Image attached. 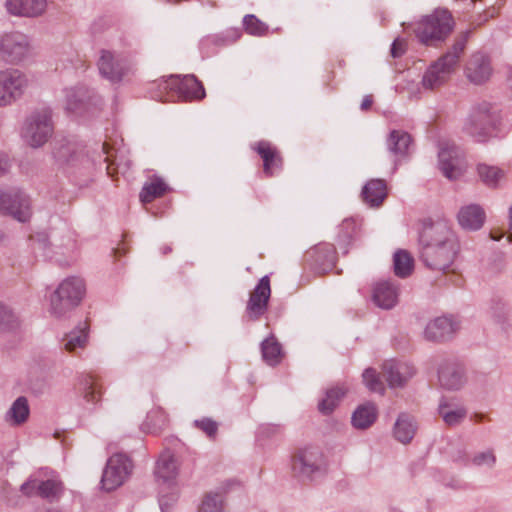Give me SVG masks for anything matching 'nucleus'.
<instances>
[{"mask_svg": "<svg viewBox=\"0 0 512 512\" xmlns=\"http://www.w3.org/2000/svg\"><path fill=\"white\" fill-rule=\"evenodd\" d=\"M421 242V259L424 264L430 269L442 272L450 269L460 250L456 234L443 221L426 228L421 236Z\"/></svg>", "mask_w": 512, "mask_h": 512, "instance_id": "nucleus-1", "label": "nucleus"}, {"mask_svg": "<svg viewBox=\"0 0 512 512\" xmlns=\"http://www.w3.org/2000/svg\"><path fill=\"white\" fill-rule=\"evenodd\" d=\"M501 124L500 107L489 101H481L471 107L463 123V132L475 142L484 143L498 135Z\"/></svg>", "mask_w": 512, "mask_h": 512, "instance_id": "nucleus-2", "label": "nucleus"}, {"mask_svg": "<svg viewBox=\"0 0 512 512\" xmlns=\"http://www.w3.org/2000/svg\"><path fill=\"white\" fill-rule=\"evenodd\" d=\"M179 467L177 457L169 450L164 451L158 458L154 470L156 481L163 486L159 494L161 512H169L179 497Z\"/></svg>", "mask_w": 512, "mask_h": 512, "instance_id": "nucleus-3", "label": "nucleus"}, {"mask_svg": "<svg viewBox=\"0 0 512 512\" xmlns=\"http://www.w3.org/2000/svg\"><path fill=\"white\" fill-rule=\"evenodd\" d=\"M86 293L84 280L79 276L64 278L49 296V312L57 318L68 315L80 305Z\"/></svg>", "mask_w": 512, "mask_h": 512, "instance_id": "nucleus-4", "label": "nucleus"}, {"mask_svg": "<svg viewBox=\"0 0 512 512\" xmlns=\"http://www.w3.org/2000/svg\"><path fill=\"white\" fill-rule=\"evenodd\" d=\"M33 241L35 249L42 250L46 258L60 265H68L74 260L77 242L74 234L68 229L53 232L50 238L41 235Z\"/></svg>", "mask_w": 512, "mask_h": 512, "instance_id": "nucleus-5", "label": "nucleus"}, {"mask_svg": "<svg viewBox=\"0 0 512 512\" xmlns=\"http://www.w3.org/2000/svg\"><path fill=\"white\" fill-rule=\"evenodd\" d=\"M452 28L453 20L449 11L438 9L417 23L415 34L421 43L434 45L436 42L444 40Z\"/></svg>", "mask_w": 512, "mask_h": 512, "instance_id": "nucleus-6", "label": "nucleus"}, {"mask_svg": "<svg viewBox=\"0 0 512 512\" xmlns=\"http://www.w3.org/2000/svg\"><path fill=\"white\" fill-rule=\"evenodd\" d=\"M52 133L51 111L46 108L32 112L26 118L22 128L23 139L33 148H38L45 144L52 136Z\"/></svg>", "mask_w": 512, "mask_h": 512, "instance_id": "nucleus-7", "label": "nucleus"}, {"mask_svg": "<svg viewBox=\"0 0 512 512\" xmlns=\"http://www.w3.org/2000/svg\"><path fill=\"white\" fill-rule=\"evenodd\" d=\"M29 86L27 75L17 68L0 70V108L13 105L20 100Z\"/></svg>", "mask_w": 512, "mask_h": 512, "instance_id": "nucleus-8", "label": "nucleus"}, {"mask_svg": "<svg viewBox=\"0 0 512 512\" xmlns=\"http://www.w3.org/2000/svg\"><path fill=\"white\" fill-rule=\"evenodd\" d=\"M33 52L31 39L20 31L5 32L0 35V57L8 63L19 64Z\"/></svg>", "mask_w": 512, "mask_h": 512, "instance_id": "nucleus-9", "label": "nucleus"}, {"mask_svg": "<svg viewBox=\"0 0 512 512\" xmlns=\"http://www.w3.org/2000/svg\"><path fill=\"white\" fill-rule=\"evenodd\" d=\"M325 461L322 451L317 447L299 449L291 459L293 473L301 479H313L323 472Z\"/></svg>", "mask_w": 512, "mask_h": 512, "instance_id": "nucleus-10", "label": "nucleus"}, {"mask_svg": "<svg viewBox=\"0 0 512 512\" xmlns=\"http://www.w3.org/2000/svg\"><path fill=\"white\" fill-rule=\"evenodd\" d=\"M0 213L22 223L29 221L32 215L29 196L16 188L0 190Z\"/></svg>", "mask_w": 512, "mask_h": 512, "instance_id": "nucleus-11", "label": "nucleus"}, {"mask_svg": "<svg viewBox=\"0 0 512 512\" xmlns=\"http://www.w3.org/2000/svg\"><path fill=\"white\" fill-rule=\"evenodd\" d=\"M133 463L131 459L122 453L113 454L108 460L103 471L101 484L106 491H112L121 486L131 475Z\"/></svg>", "mask_w": 512, "mask_h": 512, "instance_id": "nucleus-12", "label": "nucleus"}, {"mask_svg": "<svg viewBox=\"0 0 512 512\" xmlns=\"http://www.w3.org/2000/svg\"><path fill=\"white\" fill-rule=\"evenodd\" d=\"M100 74L111 82H119L130 71L131 63L120 54L108 50L101 51L98 60Z\"/></svg>", "mask_w": 512, "mask_h": 512, "instance_id": "nucleus-13", "label": "nucleus"}, {"mask_svg": "<svg viewBox=\"0 0 512 512\" xmlns=\"http://www.w3.org/2000/svg\"><path fill=\"white\" fill-rule=\"evenodd\" d=\"M439 169L449 180L458 179L465 171L462 151L455 145L444 144L438 153Z\"/></svg>", "mask_w": 512, "mask_h": 512, "instance_id": "nucleus-14", "label": "nucleus"}, {"mask_svg": "<svg viewBox=\"0 0 512 512\" xmlns=\"http://www.w3.org/2000/svg\"><path fill=\"white\" fill-rule=\"evenodd\" d=\"M450 59V56L440 57L426 69L421 80V86L424 90L433 91L448 81L455 69L451 66Z\"/></svg>", "mask_w": 512, "mask_h": 512, "instance_id": "nucleus-15", "label": "nucleus"}, {"mask_svg": "<svg viewBox=\"0 0 512 512\" xmlns=\"http://www.w3.org/2000/svg\"><path fill=\"white\" fill-rule=\"evenodd\" d=\"M165 89H176L181 97L186 100H199L205 97L203 85L194 75H186L182 78L171 76L164 82Z\"/></svg>", "mask_w": 512, "mask_h": 512, "instance_id": "nucleus-16", "label": "nucleus"}, {"mask_svg": "<svg viewBox=\"0 0 512 512\" xmlns=\"http://www.w3.org/2000/svg\"><path fill=\"white\" fill-rule=\"evenodd\" d=\"M270 294L269 277L264 276L254 288L247 303L246 311L250 319L256 320L264 314L267 309Z\"/></svg>", "mask_w": 512, "mask_h": 512, "instance_id": "nucleus-17", "label": "nucleus"}, {"mask_svg": "<svg viewBox=\"0 0 512 512\" xmlns=\"http://www.w3.org/2000/svg\"><path fill=\"white\" fill-rule=\"evenodd\" d=\"M458 328V322L452 317H437L426 325L424 336L430 341H444L450 339Z\"/></svg>", "mask_w": 512, "mask_h": 512, "instance_id": "nucleus-18", "label": "nucleus"}, {"mask_svg": "<svg viewBox=\"0 0 512 512\" xmlns=\"http://www.w3.org/2000/svg\"><path fill=\"white\" fill-rule=\"evenodd\" d=\"M5 8L8 14L16 17L36 18L44 14L47 8L46 0H6Z\"/></svg>", "mask_w": 512, "mask_h": 512, "instance_id": "nucleus-19", "label": "nucleus"}, {"mask_svg": "<svg viewBox=\"0 0 512 512\" xmlns=\"http://www.w3.org/2000/svg\"><path fill=\"white\" fill-rule=\"evenodd\" d=\"M465 74L473 84L485 83L492 75L490 59L482 53L473 54L467 63Z\"/></svg>", "mask_w": 512, "mask_h": 512, "instance_id": "nucleus-20", "label": "nucleus"}, {"mask_svg": "<svg viewBox=\"0 0 512 512\" xmlns=\"http://www.w3.org/2000/svg\"><path fill=\"white\" fill-rule=\"evenodd\" d=\"M21 491L27 496L39 495L52 501L59 497L62 486L55 479L38 481L37 479L30 478L21 485Z\"/></svg>", "mask_w": 512, "mask_h": 512, "instance_id": "nucleus-21", "label": "nucleus"}, {"mask_svg": "<svg viewBox=\"0 0 512 512\" xmlns=\"http://www.w3.org/2000/svg\"><path fill=\"white\" fill-rule=\"evenodd\" d=\"M438 379L443 388L458 390L466 381L464 368L459 363L446 361L439 368Z\"/></svg>", "mask_w": 512, "mask_h": 512, "instance_id": "nucleus-22", "label": "nucleus"}, {"mask_svg": "<svg viewBox=\"0 0 512 512\" xmlns=\"http://www.w3.org/2000/svg\"><path fill=\"white\" fill-rule=\"evenodd\" d=\"M89 343V326L86 322L79 323L61 338V347L68 353L78 354Z\"/></svg>", "mask_w": 512, "mask_h": 512, "instance_id": "nucleus-23", "label": "nucleus"}, {"mask_svg": "<svg viewBox=\"0 0 512 512\" xmlns=\"http://www.w3.org/2000/svg\"><path fill=\"white\" fill-rule=\"evenodd\" d=\"M383 373L389 386L394 388L403 386L414 375L415 370L408 363L389 360L383 365Z\"/></svg>", "mask_w": 512, "mask_h": 512, "instance_id": "nucleus-24", "label": "nucleus"}, {"mask_svg": "<svg viewBox=\"0 0 512 512\" xmlns=\"http://www.w3.org/2000/svg\"><path fill=\"white\" fill-rule=\"evenodd\" d=\"M486 214L484 209L478 204H468L462 206L457 214L459 225L468 231H477L485 223Z\"/></svg>", "mask_w": 512, "mask_h": 512, "instance_id": "nucleus-25", "label": "nucleus"}, {"mask_svg": "<svg viewBox=\"0 0 512 512\" xmlns=\"http://www.w3.org/2000/svg\"><path fill=\"white\" fill-rule=\"evenodd\" d=\"M418 430L416 419L413 415L402 412L396 418L392 428L393 438L401 444H408L414 438Z\"/></svg>", "mask_w": 512, "mask_h": 512, "instance_id": "nucleus-26", "label": "nucleus"}, {"mask_svg": "<svg viewBox=\"0 0 512 512\" xmlns=\"http://www.w3.org/2000/svg\"><path fill=\"white\" fill-rule=\"evenodd\" d=\"M438 413L448 426L461 424L467 416L466 407L452 399H442L438 405Z\"/></svg>", "mask_w": 512, "mask_h": 512, "instance_id": "nucleus-27", "label": "nucleus"}, {"mask_svg": "<svg viewBox=\"0 0 512 512\" xmlns=\"http://www.w3.org/2000/svg\"><path fill=\"white\" fill-rule=\"evenodd\" d=\"M372 298L379 308L391 309L398 301V288L389 281L379 282L374 286Z\"/></svg>", "mask_w": 512, "mask_h": 512, "instance_id": "nucleus-28", "label": "nucleus"}, {"mask_svg": "<svg viewBox=\"0 0 512 512\" xmlns=\"http://www.w3.org/2000/svg\"><path fill=\"white\" fill-rule=\"evenodd\" d=\"M476 171L479 180L488 188H499L506 181V171L499 166L479 163Z\"/></svg>", "mask_w": 512, "mask_h": 512, "instance_id": "nucleus-29", "label": "nucleus"}, {"mask_svg": "<svg viewBox=\"0 0 512 512\" xmlns=\"http://www.w3.org/2000/svg\"><path fill=\"white\" fill-rule=\"evenodd\" d=\"M30 415V406L24 396H19L4 414V421L11 427H18L27 422Z\"/></svg>", "mask_w": 512, "mask_h": 512, "instance_id": "nucleus-30", "label": "nucleus"}, {"mask_svg": "<svg viewBox=\"0 0 512 512\" xmlns=\"http://www.w3.org/2000/svg\"><path fill=\"white\" fill-rule=\"evenodd\" d=\"M349 389L350 387L346 383L337 384L327 389L324 397L319 401V411L324 415L331 414Z\"/></svg>", "mask_w": 512, "mask_h": 512, "instance_id": "nucleus-31", "label": "nucleus"}, {"mask_svg": "<svg viewBox=\"0 0 512 512\" xmlns=\"http://www.w3.org/2000/svg\"><path fill=\"white\" fill-rule=\"evenodd\" d=\"M362 196L364 202L369 206H379L387 196L385 181L382 179H372L368 181L363 187Z\"/></svg>", "mask_w": 512, "mask_h": 512, "instance_id": "nucleus-32", "label": "nucleus"}, {"mask_svg": "<svg viewBox=\"0 0 512 512\" xmlns=\"http://www.w3.org/2000/svg\"><path fill=\"white\" fill-rule=\"evenodd\" d=\"M63 93L65 109L72 113H76L84 107L89 94L88 89L84 85L65 88Z\"/></svg>", "mask_w": 512, "mask_h": 512, "instance_id": "nucleus-33", "label": "nucleus"}, {"mask_svg": "<svg viewBox=\"0 0 512 512\" xmlns=\"http://www.w3.org/2000/svg\"><path fill=\"white\" fill-rule=\"evenodd\" d=\"M255 149L263 159L264 172L267 175H273L274 170L279 169L281 166V158L277 150L266 141H260Z\"/></svg>", "mask_w": 512, "mask_h": 512, "instance_id": "nucleus-34", "label": "nucleus"}, {"mask_svg": "<svg viewBox=\"0 0 512 512\" xmlns=\"http://www.w3.org/2000/svg\"><path fill=\"white\" fill-rule=\"evenodd\" d=\"M377 419V408L373 403H365L356 408L351 417L352 425L356 429H367Z\"/></svg>", "mask_w": 512, "mask_h": 512, "instance_id": "nucleus-35", "label": "nucleus"}, {"mask_svg": "<svg viewBox=\"0 0 512 512\" xmlns=\"http://www.w3.org/2000/svg\"><path fill=\"white\" fill-rule=\"evenodd\" d=\"M411 145V137L404 131L393 130L391 131L387 140L388 150L396 157H404Z\"/></svg>", "mask_w": 512, "mask_h": 512, "instance_id": "nucleus-36", "label": "nucleus"}, {"mask_svg": "<svg viewBox=\"0 0 512 512\" xmlns=\"http://www.w3.org/2000/svg\"><path fill=\"white\" fill-rule=\"evenodd\" d=\"M263 360L271 366L277 365L282 358V347L274 335H270L261 343Z\"/></svg>", "mask_w": 512, "mask_h": 512, "instance_id": "nucleus-37", "label": "nucleus"}, {"mask_svg": "<svg viewBox=\"0 0 512 512\" xmlns=\"http://www.w3.org/2000/svg\"><path fill=\"white\" fill-rule=\"evenodd\" d=\"M168 187L166 183L159 177H154L150 182L144 184L140 192V200L143 203H150L157 197L162 196Z\"/></svg>", "mask_w": 512, "mask_h": 512, "instance_id": "nucleus-38", "label": "nucleus"}, {"mask_svg": "<svg viewBox=\"0 0 512 512\" xmlns=\"http://www.w3.org/2000/svg\"><path fill=\"white\" fill-rule=\"evenodd\" d=\"M414 267V259L406 250H398L393 256L394 273L401 278L411 274Z\"/></svg>", "mask_w": 512, "mask_h": 512, "instance_id": "nucleus-39", "label": "nucleus"}, {"mask_svg": "<svg viewBox=\"0 0 512 512\" xmlns=\"http://www.w3.org/2000/svg\"><path fill=\"white\" fill-rule=\"evenodd\" d=\"M197 512H225L224 495L220 492H208L201 499Z\"/></svg>", "mask_w": 512, "mask_h": 512, "instance_id": "nucleus-40", "label": "nucleus"}, {"mask_svg": "<svg viewBox=\"0 0 512 512\" xmlns=\"http://www.w3.org/2000/svg\"><path fill=\"white\" fill-rule=\"evenodd\" d=\"M20 325L18 315L11 307L0 302V333L16 330Z\"/></svg>", "mask_w": 512, "mask_h": 512, "instance_id": "nucleus-41", "label": "nucleus"}, {"mask_svg": "<svg viewBox=\"0 0 512 512\" xmlns=\"http://www.w3.org/2000/svg\"><path fill=\"white\" fill-rule=\"evenodd\" d=\"M54 157L60 165H75L84 159L83 154L76 151L71 144L60 147L54 152Z\"/></svg>", "mask_w": 512, "mask_h": 512, "instance_id": "nucleus-42", "label": "nucleus"}, {"mask_svg": "<svg viewBox=\"0 0 512 512\" xmlns=\"http://www.w3.org/2000/svg\"><path fill=\"white\" fill-rule=\"evenodd\" d=\"M469 463L474 467L492 469L496 464V456L492 449L478 451L470 457Z\"/></svg>", "mask_w": 512, "mask_h": 512, "instance_id": "nucleus-43", "label": "nucleus"}, {"mask_svg": "<svg viewBox=\"0 0 512 512\" xmlns=\"http://www.w3.org/2000/svg\"><path fill=\"white\" fill-rule=\"evenodd\" d=\"M243 25L246 32L253 36H263L268 30L267 25L252 14L243 18Z\"/></svg>", "mask_w": 512, "mask_h": 512, "instance_id": "nucleus-44", "label": "nucleus"}, {"mask_svg": "<svg viewBox=\"0 0 512 512\" xmlns=\"http://www.w3.org/2000/svg\"><path fill=\"white\" fill-rule=\"evenodd\" d=\"M471 30H467L465 31L461 37L455 42V44L453 45L452 49L450 51H448L446 54H444L442 57H449L452 58L450 59L451 60V66H453L454 68L456 67L458 61H459V58L461 56V54L463 53L464 51V48L466 46V42L471 34Z\"/></svg>", "mask_w": 512, "mask_h": 512, "instance_id": "nucleus-45", "label": "nucleus"}, {"mask_svg": "<svg viewBox=\"0 0 512 512\" xmlns=\"http://www.w3.org/2000/svg\"><path fill=\"white\" fill-rule=\"evenodd\" d=\"M362 377L364 384L370 391L381 394L384 392V385L374 369L367 368L363 372Z\"/></svg>", "mask_w": 512, "mask_h": 512, "instance_id": "nucleus-46", "label": "nucleus"}, {"mask_svg": "<svg viewBox=\"0 0 512 512\" xmlns=\"http://www.w3.org/2000/svg\"><path fill=\"white\" fill-rule=\"evenodd\" d=\"M357 224L354 219H345L341 226L339 232V238L341 241L346 242L347 240H351L353 235L356 233Z\"/></svg>", "mask_w": 512, "mask_h": 512, "instance_id": "nucleus-47", "label": "nucleus"}, {"mask_svg": "<svg viewBox=\"0 0 512 512\" xmlns=\"http://www.w3.org/2000/svg\"><path fill=\"white\" fill-rule=\"evenodd\" d=\"M194 424L197 428L201 429L209 437H213L218 430L217 423L210 418L195 420Z\"/></svg>", "mask_w": 512, "mask_h": 512, "instance_id": "nucleus-48", "label": "nucleus"}, {"mask_svg": "<svg viewBox=\"0 0 512 512\" xmlns=\"http://www.w3.org/2000/svg\"><path fill=\"white\" fill-rule=\"evenodd\" d=\"M406 40L403 38H396L391 45V55L394 58L401 57L406 51Z\"/></svg>", "mask_w": 512, "mask_h": 512, "instance_id": "nucleus-49", "label": "nucleus"}, {"mask_svg": "<svg viewBox=\"0 0 512 512\" xmlns=\"http://www.w3.org/2000/svg\"><path fill=\"white\" fill-rule=\"evenodd\" d=\"M280 431V427L274 424H265L259 427L258 433L263 436H271L277 434Z\"/></svg>", "mask_w": 512, "mask_h": 512, "instance_id": "nucleus-50", "label": "nucleus"}, {"mask_svg": "<svg viewBox=\"0 0 512 512\" xmlns=\"http://www.w3.org/2000/svg\"><path fill=\"white\" fill-rule=\"evenodd\" d=\"M10 168L9 158L5 154H0V176L8 172Z\"/></svg>", "mask_w": 512, "mask_h": 512, "instance_id": "nucleus-51", "label": "nucleus"}, {"mask_svg": "<svg viewBox=\"0 0 512 512\" xmlns=\"http://www.w3.org/2000/svg\"><path fill=\"white\" fill-rule=\"evenodd\" d=\"M10 168L9 158L5 154H0V176L8 172Z\"/></svg>", "mask_w": 512, "mask_h": 512, "instance_id": "nucleus-52", "label": "nucleus"}, {"mask_svg": "<svg viewBox=\"0 0 512 512\" xmlns=\"http://www.w3.org/2000/svg\"><path fill=\"white\" fill-rule=\"evenodd\" d=\"M90 392L85 394L87 401L97 402L99 400V393L94 388L90 387Z\"/></svg>", "mask_w": 512, "mask_h": 512, "instance_id": "nucleus-53", "label": "nucleus"}, {"mask_svg": "<svg viewBox=\"0 0 512 512\" xmlns=\"http://www.w3.org/2000/svg\"><path fill=\"white\" fill-rule=\"evenodd\" d=\"M372 105V97L370 95H367L363 98L361 103V109L366 110Z\"/></svg>", "mask_w": 512, "mask_h": 512, "instance_id": "nucleus-54", "label": "nucleus"}, {"mask_svg": "<svg viewBox=\"0 0 512 512\" xmlns=\"http://www.w3.org/2000/svg\"><path fill=\"white\" fill-rule=\"evenodd\" d=\"M445 485L448 487H451L453 489H460L463 486L462 483L458 480H453L451 482H447V483H445Z\"/></svg>", "mask_w": 512, "mask_h": 512, "instance_id": "nucleus-55", "label": "nucleus"}, {"mask_svg": "<svg viewBox=\"0 0 512 512\" xmlns=\"http://www.w3.org/2000/svg\"><path fill=\"white\" fill-rule=\"evenodd\" d=\"M509 237L512 239V205L509 208Z\"/></svg>", "mask_w": 512, "mask_h": 512, "instance_id": "nucleus-56", "label": "nucleus"}, {"mask_svg": "<svg viewBox=\"0 0 512 512\" xmlns=\"http://www.w3.org/2000/svg\"><path fill=\"white\" fill-rule=\"evenodd\" d=\"M102 149H103V151H104V153H105V154L109 155L110 151H109V145H108V143H106V142H105V143H103V145H102Z\"/></svg>", "mask_w": 512, "mask_h": 512, "instance_id": "nucleus-57", "label": "nucleus"}, {"mask_svg": "<svg viewBox=\"0 0 512 512\" xmlns=\"http://www.w3.org/2000/svg\"><path fill=\"white\" fill-rule=\"evenodd\" d=\"M170 250H171V249L167 247V248H165L164 253L166 254V253H167L168 251H170Z\"/></svg>", "mask_w": 512, "mask_h": 512, "instance_id": "nucleus-58", "label": "nucleus"}]
</instances>
